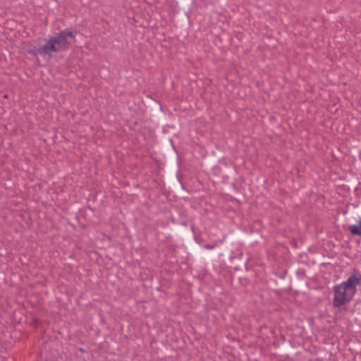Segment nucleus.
<instances>
[{
    "label": "nucleus",
    "instance_id": "nucleus-1",
    "mask_svg": "<svg viewBox=\"0 0 361 361\" xmlns=\"http://www.w3.org/2000/svg\"><path fill=\"white\" fill-rule=\"evenodd\" d=\"M74 37V33L66 29L47 39L35 51V54L48 61L56 53L67 50Z\"/></svg>",
    "mask_w": 361,
    "mask_h": 361
},
{
    "label": "nucleus",
    "instance_id": "nucleus-3",
    "mask_svg": "<svg viewBox=\"0 0 361 361\" xmlns=\"http://www.w3.org/2000/svg\"><path fill=\"white\" fill-rule=\"evenodd\" d=\"M348 230L352 235L361 237V219L358 221V224L348 226Z\"/></svg>",
    "mask_w": 361,
    "mask_h": 361
},
{
    "label": "nucleus",
    "instance_id": "nucleus-2",
    "mask_svg": "<svg viewBox=\"0 0 361 361\" xmlns=\"http://www.w3.org/2000/svg\"><path fill=\"white\" fill-rule=\"evenodd\" d=\"M360 281V275H351L346 281L335 286L334 288V305L340 307L348 303L355 295L357 291V286Z\"/></svg>",
    "mask_w": 361,
    "mask_h": 361
}]
</instances>
